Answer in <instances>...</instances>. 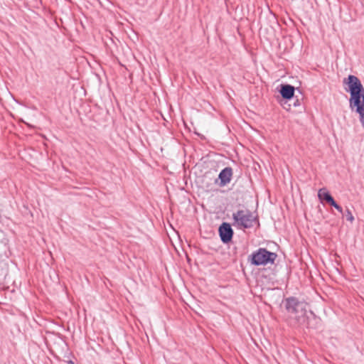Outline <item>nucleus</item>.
Instances as JSON below:
<instances>
[{"label":"nucleus","instance_id":"obj_1","mask_svg":"<svg viewBox=\"0 0 364 364\" xmlns=\"http://www.w3.org/2000/svg\"><path fill=\"white\" fill-rule=\"evenodd\" d=\"M343 83L348 87L346 90L350 93V108L359 114L360 122L364 129V87L358 77L353 75L344 78Z\"/></svg>","mask_w":364,"mask_h":364},{"label":"nucleus","instance_id":"obj_2","mask_svg":"<svg viewBox=\"0 0 364 364\" xmlns=\"http://www.w3.org/2000/svg\"><path fill=\"white\" fill-rule=\"evenodd\" d=\"M277 257V253L270 252L266 248L260 247L249 255L248 261L255 266H265L269 264H274Z\"/></svg>","mask_w":364,"mask_h":364},{"label":"nucleus","instance_id":"obj_3","mask_svg":"<svg viewBox=\"0 0 364 364\" xmlns=\"http://www.w3.org/2000/svg\"><path fill=\"white\" fill-rule=\"evenodd\" d=\"M232 218L234 220L233 225L238 229L252 228L255 222H258L257 217H255L252 213L246 208L233 213Z\"/></svg>","mask_w":364,"mask_h":364},{"label":"nucleus","instance_id":"obj_4","mask_svg":"<svg viewBox=\"0 0 364 364\" xmlns=\"http://www.w3.org/2000/svg\"><path fill=\"white\" fill-rule=\"evenodd\" d=\"M285 307L291 315H293L297 321L304 319L306 315V304L300 301L297 298L291 296L285 299Z\"/></svg>","mask_w":364,"mask_h":364},{"label":"nucleus","instance_id":"obj_5","mask_svg":"<svg viewBox=\"0 0 364 364\" xmlns=\"http://www.w3.org/2000/svg\"><path fill=\"white\" fill-rule=\"evenodd\" d=\"M218 232L220 240L223 243L227 244L232 240L234 232L229 223H223L219 227Z\"/></svg>","mask_w":364,"mask_h":364},{"label":"nucleus","instance_id":"obj_6","mask_svg":"<svg viewBox=\"0 0 364 364\" xmlns=\"http://www.w3.org/2000/svg\"><path fill=\"white\" fill-rule=\"evenodd\" d=\"M232 173L231 167H225L219 173L218 178L215 179V183H218L220 187H224L231 181Z\"/></svg>","mask_w":364,"mask_h":364},{"label":"nucleus","instance_id":"obj_7","mask_svg":"<svg viewBox=\"0 0 364 364\" xmlns=\"http://www.w3.org/2000/svg\"><path fill=\"white\" fill-rule=\"evenodd\" d=\"M295 88L291 85H282L279 92L282 97L287 100H291L294 95Z\"/></svg>","mask_w":364,"mask_h":364},{"label":"nucleus","instance_id":"obj_8","mask_svg":"<svg viewBox=\"0 0 364 364\" xmlns=\"http://www.w3.org/2000/svg\"><path fill=\"white\" fill-rule=\"evenodd\" d=\"M318 197L321 200H325L326 203H329L333 198L330 193L324 188L318 190Z\"/></svg>","mask_w":364,"mask_h":364},{"label":"nucleus","instance_id":"obj_9","mask_svg":"<svg viewBox=\"0 0 364 364\" xmlns=\"http://www.w3.org/2000/svg\"><path fill=\"white\" fill-rule=\"evenodd\" d=\"M344 216L346 218V220L350 221V222H353L354 221V217L350 211V209L347 208L346 210V212L344 213Z\"/></svg>","mask_w":364,"mask_h":364},{"label":"nucleus","instance_id":"obj_10","mask_svg":"<svg viewBox=\"0 0 364 364\" xmlns=\"http://www.w3.org/2000/svg\"><path fill=\"white\" fill-rule=\"evenodd\" d=\"M328 204H330L331 206L334 207L336 208V205H338V203L335 201V200L333 199V198L331 199V200L328 203Z\"/></svg>","mask_w":364,"mask_h":364},{"label":"nucleus","instance_id":"obj_11","mask_svg":"<svg viewBox=\"0 0 364 364\" xmlns=\"http://www.w3.org/2000/svg\"><path fill=\"white\" fill-rule=\"evenodd\" d=\"M336 209L341 213H343V208L341 205H339L338 204L336 205Z\"/></svg>","mask_w":364,"mask_h":364},{"label":"nucleus","instance_id":"obj_12","mask_svg":"<svg viewBox=\"0 0 364 364\" xmlns=\"http://www.w3.org/2000/svg\"><path fill=\"white\" fill-rule=\"evenodd\" d=\"M336 209L341 213H343V208L341 205H339L338 204L336 205Z\"/></svg>","mask_w":364,"mask_h":364},{"label":"nucleus","instance_id":"obj_13","mask_svg":"<svg viewBox=\"0 0 364 364\" xmlns=\"http://www.w3.org/2000/svg\"><path fill=\"white\" fill-rule=\"evenodd\" d=\"M336 209L341 213H343V208L341 205H339L338 204L336 205Z\"/></svg>","mask_w":364,"mask_h":364},{"label":"nucleus","instance_id":"obj_14","mask_svg":"<svg viewBox=\"0 0 364 364\" xmlns=\"http://www.w3.org/2000/svg\"><path fill=\"white\" fill-rule=\"evenodd\" d=\"M294 105L295 107H296V106L299 105V100H296V101L294 102Z\"/></svg>","mask_w":364,"mask_h":364},{"label":"nucleus","instance_id":"obj_15","mask_svg":"<svg viewBox=\"0 0 364 364\" xmlns=\"http://www.w3.org/2000/svg\"><path fill=\"white\" fill-rule=\"evenodd\" d=\"M68 363H69V364H75V363H74V362H73V361H72V360H70V361L68 362Z\"/></svg>","mask_w":364,"mask_h":364}]
</instances>
